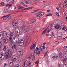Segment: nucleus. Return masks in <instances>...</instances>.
<instances>
[{
    "label": "nucleus",
    "instance_id": "obj_39",
    "mask_svg": "<svg viewBox=\"0 0 67 67\" xmlns=\"http://www.w3.org/2000/svg\"><path fill=\"white\" fill-rule=\"evenodd\" d=\"M42 16L41 14L40 13H39V14H38L36 16L37 17H40V16Z\"/></svg>",
    "mask_w": 67,
    "mask_h": 67
},
{
    "label": "nucleus",
    "instance_id": "obj_59",
    "mask_svg": "<svg viewBox=\"0 0 67 67\" xmlns=\"http://www.w3.org/2000/svg\"><path fill=\"white\" fill-rule=\"evenodd\" d=\"M46 44V42H44V43H43V46H44V45H45Z\"/></svg>",
    "mask_w": 67,
    "mask_h": 67
},
{
    "label": "nucleus",
    "instance_id": "obj_12",
    "mask_svg": "<svg viewBox=\"0 0 67 67\" xmlns=\"http://www.w3.org/2000/svg\"><path fill=\"white\" fill-rule=\"evenodd\" d=\"M60 25H56L54 26V27L56 29H59V27H60Z\"/></svg>",
    "mask_w": 67,
    "mask_h": 67
},
{
    "label": "nucleus",
    "instance_id": "obj_35",
    "mask_svg": "<svg viewBox=\"0 0 67 67\" xmlns=\"http://www.w3.org/2000/svg\"><path fill=\"white\" fill-rule=\"evenodd\" d=\"M36 54V55H38V56H39V55L40 54V51H38V52H37Z\"/></svg>",
    "mask_w": 67,
    "mask_h": 67
},
{
    "label": "nucleus",
    "instance_id": "obj_36",
    "mask_svg": "<svg viewBox=\"0 0 67 67\" xmlns=\"http://www.w3.org/2000/svg\"><path fill=\"white\" fill-rule=\"evenodd\" d=\"M32 55H30L28 58L29 59H30L32 58Z\"/></svg>",
    "mask_w": 67,
    "mask_h": 67
},
{
    "label": "nucleus",
    "instance_id": "obj_41",
    "mask_svg": "<svg viewBox=\"0 0 67 67\" xmlns=\"http://www.w3.org/2000/svg\"><path fill=\"white\" fill-rule=\"evenodd\" d=\"M18 30L19 31V32H18V31H17V34H18L17 35L18 36H19V35H20V30Z\"/></svg>",
    "mask_w": 67,
    "mask_h": 67
},
{
    "label": "nucleus",
    "instance_id": "obj_9",
    "mask_svg": "<svg viewBox=\"0 0 67 67\" xmlns=\"http://www.w3.org/2000/svg\"><path fill=\"white\" fill-rule=\"evenodd\" d=\"M3 33L5 36H7V37H8V35H10V34L9 32H6L5 31H3Z\"/></svg>",
    "mask_w": 67,
    "mask_h": 67
},
{
    "label": "nucleus",
    "instance_id": "obj_51",
    "mask_svg": "<svg viewBox=\"0 0 67 67\" xmlns=\"http://www.w3.org/2000/svg\"><path fill=\"white\" fill-rule=\"evenodd\" d=\"M36 50H37L38 51H39V48H38V47H36Z\"/></svg>",
    "mask_w": 67,
    "mask_h": 67
},
{
    "label": "nucleus",
    "instance_id": "obj_28",
    "mask_svg": "<svg viewBox=\"0 0 67 67\" xmlns=\"http://www.w3.org/2000/svg\"><path fill=\"white\" fill-rule=\"evenodd\" d=\"M17 59V57L16 56V57L15 58H14L13 60L14 62H15V60H16V59Z\"/></svg>",
    "mask_w": 67,
    "mask_h": 67
},
{
    "label": "nucleus",
    "instance_id": "obj_49",
    "mask_svg": "<svg viewBox=\"0 0 67 67\" xmlns=\"http://www.w3.org/2000/svg\"><path fill=\"white\" fill-rule=\"evenodd\" d=\"M42 47H43V49H45V48H46V47H45V46H42Z\"/></svg>",
    "mask_w": 67,
    "mask_h": 67
},
{
    "label": "nucleus",
    "instance_id": "obj_13",
    "mask_svg": "<svg viewBox=\"0 0 67 67\" xmlns=\"http://www.w3.org/2000/svg\"><path fill=\"white\" fill-rule=\"evenodd\" d=\"M3 38V35L1 34V32H0V40H2Z\"/></svg>",
    "mask_w": 67,
    "mask_h": 67
},
{
    "label": "nucleus",
    "instance_id": "obj_27",
    "mask_svg": "<svg viewBox=\"0 0 67 67\" xmlns=\"http://www.w3.org/2000/svg\"><path fill=\"white\" fill-rule=\"evenodd\" d=\"M40 10V9H37L36 10L34 11V12H32V13H35V12H38V11H39Z\"/></svg>",
    "mask_w": 67,
    "mask_h": 67
},
{
    "label": "nucleus",
    "instance_id": "obj_57",
    "mask_svg": "<svg viewBox=\"0 0 67 67\" xmlns=\"http://www.w3.org/2000/svg\"><path fill=\"white\" fill-rule=\"evenodd\" d=\"M15 32L16 33H17V30H16V28L15 29Z\"/></svg>",
    "mask_w": 67,
    "mask_h": 67
},
{
    "label": "nucleus",
    "instance_id": "obj_29",
    "mask_svg": "<svg viewBox=\"0 0 67 67\" xmlns=\"http://www.w3.org/2000/svg\"><path fill=\"white\" fill-rule=\"evenodd\" d=\"M10 45H11V47L12 46H13V45H14V44H13V42H10Z\"/></svg>",
    "mask_w": 67,
    "mask_h": 67
},
{
    "label": "nucleus",
    "instance_id": "obj_30",
    "mask_svg": "<svg viewBox=\"0 0 67 67\" xmlns=\"http://www.w3.org/2000/svg\"><path fill=\"white\" fill-rule=\"evenodd\" d=\"M8 12V10L4 9V10L3 12H4V13H6V12Z\"/></svg>",
    "mask_w": 67,
    "mask_h": 67
},
{
    "label": "nucleus",
    "instance_id": "obj_1",
    "mask_svg": "<svg viewBox=\"0 0 67 67\" xmlns=\"http://www.w3.org/2000/svg\"><path fill=\"white\" fill-rule=\"evenodd\" d=\"M6 58H8V57L11 58L12 54V51L11 49H9L8 52H6Z\"/></svg>",
    "mask_w": 67,
    "mask_h": 67
},
{
    "label": "nucleus",
    "instance_id": "obj_8",
    "mask_svg": "<svg viewBox=\"0 0 67 67\" xmlns=\"http://www.w3.org/2000/svg\"><path fill=\"white\" fill-rule=\"evenodd\" d=\"M48 27H49V24H47L46 26V29L44 30V31L42 33V34L43 35L45 33H46V30H47V29H48Z\"/></svg>",
    "mask_w": 67,
    "mask_h": 67
},
{
    "label": "nucleus",
    "instance_id": "obj_33",
    "mask_svg": "<svg viewBox=\"0 0 67 67\" xmlns=\"http://www.w3.org/2000/svg\"><path fill=\"white\" fill-rule=\"evenodd\" d=\"M9 41H10V42H12V37H10L9 38Z\"/></svg>",
    "mask_w": 67,
    "mask_h": 67
},
{
    "label": "nucleus",
    "instance_id": "obj_46",
    "mask_svg": "<svg viewBox=\"0 0 67 67\" xmlns=\"http://www.w3.org/2000/svg\"><path fill=\"white\" fill-rule=\"evenodd\" d=\"M55 44H59V42L58 41H56L55 42Z\"/></svg>",
    "mask_w": 67,
    "mask_h": 67
},
{
    "label": "nucleus",
    "instance_id": "obj_63",
    "mask_svg": "<svg viewBox=\"0 0 67 67\" xmlns=\"http://www.w3.org/2000/svg\"><path fill=\"white\" fill-rule=\"evenodd\" d=\"M25 3H26V4H29V3H28V2H27V1H26L25 2Z\"/></svg>",
    "mask_w": 67,
    "mask_h": 67
},
{
    "label": "nucleus",
    "instance_id": "obj_19",
    "mask_svg": "<svg viewBox=\"0 0 67 67\" xmlns=\"http://www.w3.org/2000/svg\"><path fill=\"white\" fill-rule=\"evenodd\" d=\"M11 47L13 49H15L16 48V46L14 44V45L12 46Z\"/></svg>",
    "mask_w": 67,
    "mask_h": 67
},
{
    "label": "nucleus",
    "instance_id": "obj_25",
    "mask_svg": "<svg viewBox=\"0 0 67 67\" xmlns=\"http://www.w3.org/2000/svg\"><path fill=\"white\" fill-rule=\"evenodd\" d=\"M4 20H8V18L7 16L4 17V18L3 19Z\"/></svg>",
    "mask_w": 67,
    "mask_h": 67
},
{
    "label": "nucleus",
    "instance_id": "obj_22",
    "mask_svg": "<svg viewBox=\"0 0 67 67\" xmlns=\"http://www.w3.org/2000/svg\"><path fill=\"white\" fill-rule=\"evenodd\" d=\"M55 14V16H59V13H58L57 12H56Z\"/></svg>",
    "mask_w": 67,
    "mask_h": 67
},
{
    "label": "nucleus",
    "instance_id": "obj_24",
    "mask_svg": "<svg viewBox=\"0 0 67 67\" xmlns=\"http://www.w3.org/2000/svg\"><path fill=\"white\" fill-rule=\"evenodd\" d=\"M30 61H27L26 63V64L27 65H30Z\"/></svg>",
    "mask_w": 67,
    "mask_h": 67
},
{
    "label": "nucleus",
    "instance_id": "obj_61",
    "mask_svg": "<svg viewBox=\"0 0 67 67\" xmlns=\"http://www.w3.org/2000/svg\"><path fill=\"white\" fill-rule=\"evenodd\" d=\"M51 11V10H47V12H49Z\"/></svg>",
    "mask_w": 67,
    "mask_h": 67
},
{
    "label": "nucleus",
    "instance_id": "obj_64",
    "mask_svg": "<svg viewBox=\"0 0 67 67\" xmlns=\"http://www.w3.org/2000/svg\"><path fill=\"white\" fill-rule=\"evenodd\" d=\"M14 67H17V65H15L14 66Z\"/></svg>",
    "mask_w": 67,
    "mask_h": 67
},
{
    "label": "nucleus",
    "instance_id": "obj_44",
    "mask_svg": "<svg viewBox=\"0 0 67 67\" xmlns=\"http://www.w3.org/2000/svg\"><path fill=\"white\" fill-rule=\"evenodd\" d=\"M10 37H12V36H13V34H12V33H11L10 34Z\"/></svg>",
    "mask_w": 67,
    "mask_h": 67
},
{
    "label": "nucleus",
    "instance_id": "obj_60",
    "mask_svg": "<svg viewBox=\"0 0 67 67\" xmlns=\"http://www.w3.org/2000/svg\"><path fill=\"white\" fill-rule=\"evenodd\" d=\"M52 36H55V35H54V34L52 33Z\"/></svg>",
    "mask_w": 67,
    "mask_h": 67
},
{
    "label": "nucleus",
    "instance_id": "obj_52",
    "mask_svg": "<svg viewBox=\"0 0 67 67\" xmlns=\"http://www.w3.org/2000/svg\"><path fill=\"white\" fill-rule=\"evenodd\" d=\"M20 67V64H17V67Z\"/></svg>",
    "mask_w": 67,
    "mask_h": 67
},
{
    "label": "nucleus",
    "instance_id": "obj_26",
    "mask_svg": "<svg viewBox=\"0 0 67 67\" xmlns=\"http://www.w3.org/2000/svg\"><path fill=\"white\" fill-rule=\"evenodd\" d=\"M62 53H60L59 54V56L60 58H62V57H62Z\"/></svg>",
    "mask_w": 67,
    "mask_h": 67
},
{
    "label": "nucleus",
    "instance_id": "obj_47",
    "mask_svg": "<svg viewBox=\"0 0 67 67\" xmlns=\"http://www.w3.org/2000/svg\"><path fill=\"white\" fill-rule=\"evenodd\" d=\"M50 5L49 4H46L44 5L45 7H46L48 5Z\"/></svg>",
    "mask_w": 67,
    "mask_h": 67
},
{
    "label": "nucleus",
    "instance_id": "obj_21",
    "mask_svg": "<svg viewBox=\"0 0 67 67\" xmlns=\"http://www.w3.org/2000/svg\"><path fill=\"white\" fill-rule=\"evenodd\" d=\"M12 62H13V61L12 60H9L8 63L9 64H10V65H11V64H12Z\"/></svg>",
    "mask_w": 67,
    "mask_h": 67
},
{
    "label": "nucleus",
    "instance_id": "obj_40",
    "mask_svg": "<svg viewBox=\"0 0 67 67\" xmlns=\"http://www.w3.org/2000/svg\"><path fill=\"white\" fill-rule=\"evenodd\" d=\"M52 15L51 14L49 13V14H48V15H46V16H52Z\"/></svg>",
    "mask_w": 67,
    "mask_h": 67
},
{
    "label": "nucleus",
    "instance_id": "obj_42",
    "mask_svg": "<svg viewBox=\"0 0 67 67\" xmlns=\"http://www.w3.org/2000/svg\"><path fill=\"white\" fill-rule=\"evenodd\" d=\"M6 49L7 48H6V47L5 46H4V48H3V50H4V51H5Z\"/></svg>",
    "mask_w": 67,
    "mask_h": 67
},
{
    "label": "nucleus",
    "instance_id": "obj_18",
    "mask_svg": "<svg viewBox=\"0 0 67 67\" xmlns=\"http://www.w3.org/2000/svg\"><path fill=\"white\" fill-rule=\"evenodd\" d=\"M64 3L65 4V8H67V1L66 0H65L64 1Z\"/></svg>",
    "mask_w": 67,
    "mask_h": 67
},
{
    "label": "nucleus",
    "instance_id": "obj_50",
    "mask_svg": "<svg viewBox=\"0 0 67 67\" xmlns=\"http://www.w3.org/2000/svg\"><path fill=\"white\" fill-rule=\"evenodd\" d=\"M34 51V53H36L37 52V50H35Z\"/></svg>",
    "mask_w": 67,
    "mask_h": 67
},
{
    "label": "nucleus",
    "instance_id": "obj_2",
    "mask_svg": "<svg viewBox=\"0 0 67 67\" xmlns=\"http://www.w3.org/2000/svg\"><path fill=\"white\" fill-rule=\"evenodd\" d=\"M21 26L22 27L23 32L24 33L27 32L30 29V27L29 26H28L26 27V25H22Z\"/></svg>",
    "mask_w": 67,
    "mask_h": 67
},
{
    "label": "nucleus",
    "instance_id": "obj_16",
    "mask_svg": "<svg viewBox=\"0 0 67 67\" xmlns=\"http://www.w3.org/2000/svg\"><path fill=\"white\" fill-rule=\"evenodd\" d=\"M34 54V53H33L32 54V60H34L35 59V56L34 55H33Z\"/></svg>",
    "mask_w": 67,
    "mask_h": 67
},
{
    "label": "nucleus",
    "instance_id": "obj_10",
    "mask_svg": "<svg viewBox=\"0 0 67 67\" xmlns=\"http://www.w3.org/2000/svg\"><path fill=\"white\" fill-rule=\"evenodd\" d=\"M61 58L64 63H65V62H66L67 60V57H66L65 58L62 57Z\"/></svg>",
    "mask_w": 67,
    "mask_h": 67
},
{
    "label": "nucleus",
    "instance_id": "obj_11",
    "mask_svg": "<svg viewBox=\"0 0 67 67\" xmlns=\"http://www.w3.org/2000/svg\"><path fill=\"white\" fill-rule=\"evenodd\" d=\"M33 8V7H32L27 8H25L23 9L22 10H29V9H32Z\"/></svg>",
    "mask_w": 67,
    "mask_h": 67
},
{
    "label": "nucleus",
    "instance_id": "obj_5",
    "mask_svg": "<svg viewBox=\"0 0 67 67\" xmlns=\"http://www.w3.org/2000/svg\"><path fill=\"white\" fill-rule=\"evenodd\" d=\"M4 54L3 52H1L0 53V60L4 59Z\"/></svg>",
    "mask_w": 67,
    "mask_h": 67
},
{
    "label": "nucleus",
    "instance_id": "obj_45",
    "mask_svg": "<svg viewBox=\"0 0 67 67\" xmlns=\"http://www.w3.org/2000/svg\"><path fill=\"white\" fill-rule=\"evenodd\" d=\"M59 67H63V64H61L59 65Z\"/></svg>",
    "mask_w": 67,
    "mask_h": 67
},
{
    "label": "nucleus",
    "instance_id": "obj_31",
    "mask_svg": "<svg viewBox=\"0 0 67 67\" xmlns=\"http://www.w3.org/2000/svg\"><path fill=\"white\" fill-rule=\"evenodd\" d=\"M57 38L58 39V40H60L62 38V36H58L57 37Z\"/></svg>",
    "mask_w": 67,
    "mask_h": 67
},
{
    "label": "nucleus",
    "instance_id": "obj_7",
    "mask_svg": "<svg viewBox=\"0 0 67 67\" xmlns=\"http://www.w3.org/2000/svg\"><path fill=\"white\" fill-rule=\"evenodd\" d=\"M60 29L62 30H63L66 31H67V29H66V27H65V26L64 25H62L60 27Z\"/></svg>",
    "mask_w": 67,
    "mask_h": 67
},
{
    "label": "nucleus",
    "instance_id": "obj_23",
    "mask_svg": "<svg viewBox=\"0 0 67 67\" xmlns=\"http://www.w3.org/2000/svg\"><path fill=\"white\" fill-rule=\"evenodd\" d=\"M31 22H32V23H34L35 22H36V19H32L31 20Z\"/></svg>",
    "mask_w": 67,
    "mask_h": 67
},
{
    "label": "nucleus",
    "instance_id": "obj_4",
    "mask_svg": "<svg viewBox=\"0 0 67 67\" xmlns=\"http://www.w3.org/2000/svg\"><path fill=\"white\" fill-rule=\"evenodd\" d=\"M36 46V44L34 43V42H33L32 43V45L30 47V49L31 50H32L33 48L34 49L35 48V47Z\"/></svg>",
    "mask_w": 67,
    "mask_h": 67
},
{
    "label": "nucleus",
    "instance_id": "obj_53",
    "mask_svg": "<svg viewBox=\"0 0 67 67\" xmlns=\"http://www.w3.org/2000/svg\"><path fill=\"white\" fill-rule=\"evenodd\" d=\"M1 4L2 5H4V3L3 2H2L1 3Z\"/></svg>",
    "mask_w": 67,
    "mask_h": 67
},
{
    "label": "nucleus",
    "instance_id": "obj_32",
    "mask_svg": "<svg viewBox=\"0 0 67 67\" xmlns=\"http://www.w3.org/2000/svg\"><path fill=\"white\" fill-rule=\"evenodd\" d=\"M27 23H28V24H32V23L31 21V20H30Z\"/></svg>",
    "mask_w": 67,
    "mask_h": 67
},
{
    "label": "nucleus",
    "instance_id": "obj_17",
    "mask_svg": "<svg viewBox=\"0 0 67 67\" xmlns=\"http://www.w3.org/2000/svg\"><path fill=\"white\" fill-rule=\"evenodd\" d=\"M39 13H40V14H41V16H42V15H44V14H45V13H44V12H42V11H41L39 12Z\"/></svg>",
    "mask_w": 67,
    "mask_h": 67
},
{
    "label": "nucleus",
    "instance_id": "obj_38",
    "mask_svg": "<svg viewBox=\"0 0 67 67\" xmlns=\"http://www.w3.org/2000/svg\"><path fill=\"white\" fill-rule=\"evenodd\" d=\"M7 17V19L8 20H10V19H11V16H8Z\"/></svg>",
    "mask_w": 67,
    "mask_h": 67
},
{
    "label": "nucleus",
    "instance_id": "obj_54",
    "mask_svg": "<svg viewBox=\"0 0 67 67\" xmlns=\"http://www.w3.org/2000/svg\"><path fill=\"white\" fill-rule=\"evenodd\" d=\"M25 63L24 62V65H23V67H25Z\"/></svg>",
    "mask_w": 67,
    "mask_h": 67
},
{
    "label": "nucleus",
    "instance_id": "obj_37",
    "mask_svg": "<svg viewBox=\"0 0 67 67\" xmlns=\"http://www.w3.org/2000/svg\"><path fill=\"white\" fill-rule=\"evenodd\" d=\"M2 47V44L1 42H0V48H1V47Z\"/></svg>",
    "mask_w": 67,
    "mask_h": 67
},
{
    "label": "nucleus",
    "instance_id": "obj_3",
    "mask_svg": "<svg viewBox=\"0 0 67 67\" xmlns=\"http://www.w3.org/2000/svg\"><path fill=\"white\" fill-rule=\"evenodd\" d=\"M18 41L17 42V44L18 45H23L24 44V41L25 40L23 39V40H20V39L19 38V37H18Z\"/></svg>",
    "mask_w": 67,
    "mask_h": 67
},
{
    "label": "nucleus",
    "instance_id": "obj_43",
    "mask_svg": "<svg viewBox=\"0 0 67 67\" xmlns=\"http://www.w3.org/2000/svg\"><path fill=\"white\" fill-rule=\"evenodd\" d=\"M67 53V51H66L64 52L63 53V54L65 55H66V54Z\"/></svg>",
    "mask_w": 67,
    "mask_h": 67
},
{
    "label": "nucleus",
    "instance_id": "obj_62",
    "mask_svg": "<svg viewBox=\"0 0 67 67\" xmlns=\"http://www.w3.org/2000/svg\"><path fill=\"white\" fill-rule=\"evenodd\" d=\"M65 12H63V15H64V14H65Z\"/></svg>",
    "mask_w": 67,
    "mask_h": 67
},
{
    "label": "nucleus",
    "instance_id": "obj_55",
    "mask_svg": "<svg viewBox=\"0 0 67 67\" xmlns=\"http://www.w3.org/2000/svg\"><path fill=\"white\" fill-rule=\"evenodd\" d=\"M48 37H50V38H51L52 37V36L51 35H49L48 36Z\"/></svg>",
    "mask_w": 67,
    "mask_h": 67
},
{
    "label": "nucleus",
    "instance_id": "obj_14",
    "mask_svg": "<svg viewBox=\"0 0 67 67\" xmlns=\"http://www.w3.org/2000/svg\"><path fill=\"white\" fill-rule=\"evenodd\" d=\"M20 5H19L17 6V7L18 9H24V7H23V6H20Z\"/></svg>",
    "mask_w": 67,
    "mask_h": 67
},
{
    "label": "nucleus",
    "instance_id": "obj_58",
    "mask_svg": "<svg viewBox=\"0 0 67 67\" xmlns=\"http://www.w3.org/2000/svg\"><path fill=\"white\" fill-rule=\"evenodd\" d=\"M21 4H23V5H24V3H23V2H21Z\"/></svg>",
    "mask_w": 67,
    "mask_h": 67
},
{
    "label": "nucleus",
    "instance_id": "obj_48",
    "mask_svg": "<svg viewBox=\"0 0 67 67\" xmlns=\"http://www.w3.org/2000/svg\"><path fill=\"white\" fill-rule=\"evenodd\" d=\"M11 7H12V4H10L9 5V8H10Z\"/></svg>",
    "mask_w": 67,
    "mask_h": 67
},
{
    "label": "nucleus",
    "instance_id": "obj_6",
    "mask_svg": "<svg viewBox=\"0 0 67 67\" xmlns=\"http://www.w3.org/2000/svg\"><path fill=\"white\" fill-rule=\"evenodd\" d=\"M12 23L14 27H17V23L16 22V21L13 20L12 21Z\"/></svg>",
    "mask_w": 67,
    "mask_h": 67
},
{
    "label": "nucleus",
    "instance_id": "obj_15",
    "mask_svg": "<svg viewBox=\"0 0 67 67\" xmlns=\"http://www.w3.org/2000/svg\"><path fill=\"white\" fill-rule=\"evenodd\" d=\"M53 58H54L55 60H56L57 59H58V56H54L53 57Z\"/></svg>",
    "mask_w": 67,
    "mask_h": 67
},
{
    "label": "nucleus",
    "instance_id": "obj_34",
    "mask_svg": "<svg viewBox=\"0 0 67 67\" xmlns=\"http://www.w3.org/2000/svg\"><path fill=\"white\" fill-rule=\"evenodd\" d=\"M10 14H8L6 16H3V17H2V18H4L5 16H10Z\"/></svg>",
    "mask_w": 67,
    "mask_h": 67
},
{
    "label": "nucleus",
    "instance_id": "obj_56",
    "mask_svg": "<svg viewBox=\"0 0 67 67\" xmlns=\"http://www.w3.org/2000/svg\"><path fill=\"white\" fill-rule=\"evenodd\" d=\"M40 51H44V50L43 48H41Z\"/></svg>",
    "mask_w": 67,
    "mask_h": 67
},
{
    "label": "nucleus",
    "instance_id": "obj_20",
    "mask_svg": "<svg viewBox=\"0 0 67 67\" xmlns=\"http://www.w3.org/2000/svg\"><path fill=\"white\" fill-rule=\"evenodd\" d=\"M3 40L4 41V42L5 43H8L9 42L8 39H3Z\"/></svg>",
    "mask_w": 67,
    "mask_h": 67
}]
</instances>
